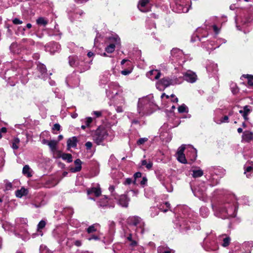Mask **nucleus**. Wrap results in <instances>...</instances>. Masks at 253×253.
Masks as SVG:
<instances>
[{"instance_id":"29","label":"nucleus","mask_w":253,"mask_h":253,"mask_svg":"<svg viewBox=\"0 0 253 253\" xmlns=\"http://www.w3.org/2000/svg\"><path fill=\"white\" fill-rule=\"evenodd\" d=\"M206 69L209 73L215 74L217 71V65L211 61H208L206 64Z\"/></svg>"},{"instance_id":"57","label":"nucleus","mask_w":253,"mask_h":253,"mask_svg":"<svg viewBox=\"0 0 253 253\" xmlns=\"http://www.w3.org/2000/svg\"><path fill=\"white\" fill-rule=\"evenodd\" d=\"M245 174H247V176L249 177V175L247 174L248 172H252L253 171V164H252L250 166L245 165Z\"/></svg>"},{"instance_id":"23","label":"nucleus","mask_w":253,"mask_h":253,"mask_svg":"<svg viewBox=\"0 0 253 253\" xmlns=\"http://www.w3.org/2000/svg\"><path fill=\"white\" fill-rule=\"evenodd\" d=\"M87 194L88 196H89V197H88L89 199L96 201L97 199L92 198L91 197V195H93L96 197H99L101 194V189L99 186L97 187H92L91 188H89L87 190Z\"/></svg>"},{"instance_id":"51","label":"nucleus","mask_w":253,"mask_h":253,"mask_svg":"<svg viewBox=\"0 0 253 253\" xmlns=\"http://www.w3.org/2000/svg\"><path fill=\"white\" fill-rule=\"evenodd\" d=\"M57 184V182L54 179H50L46 182L44 186L46 188H50L55 186Z\"/></svg>"},{"instance_id":"47","label":"nucleus","mask_w":253,"mask_h":253,"mask_svg":"<svg viewBox=\"0 0 253 253\" xmlns=\"http://www.w3.org/2000/svg\"><path fill=\"white\" fill-rule=\"evenodd\" d=\"M128 68L126 69L123 70L121 71V74L123 75L126 76L130 74L132 71L133 68L131 62H128Z\"/></svg>"},{"instance_id":"19","label":"nucleus","mask_w":253,"mask_h":253,"mask_svg":"<svg viewBox=\"0 0 253 253\" xmlns=\"http://www.w3.org/2000/svg\"><path fill=\"white\" fill-rule=\"evenodd\" d=\"M183 81L185 80L190 83H195L197 80L196 73L191 70H188L183 73Z\"/></svg>"},{"instance_id":"61","label":"nucleus","mask_w":253,"mask_h":253,"mask_svg":"<svg viewBox=\"0 0 253 253\" xmlns=\"http://www.w3.org/2000/svg\"><path fill=\"white\" fill-rule=\"evenodd\" d=\"M244 247L247 249L245 253H251V249L253 247V243H247L244 244Z\"/></svg>"},{"instance_id":"43","label":"nucleus","mask_w":253,"mask_h":253,"mask_svg":"<svg viewBox=\"0 0 253 253\" xmlns=\"http://www.w3.org/2000/svg\"><path fill=\"white\" fill-rule=\"evenodd\" d=\"M170 208V204L168 202H164L161 204L159 206V209L162 211L164 212H167Z\"/></svg>"},{"instance_id":"26","label":"nucleus","mask_w":253,"mask_h":253,"mask_svg":"<svg viewBox=\"0 0 253 253\" xmlns=\"http://www.w3.org/2000/svg\"><path fill=\"white\" fill-rule=\"evenodd\" d=\"M37 70L41 73V75H39V77L41 78L44 80H45L48 78L49 76L47 73L45 66L44 64L40 63H38L37 64Z\"/></svg>"},{"instance_id":"58","label":"nucleus","mask_w":253,"mask_h":253,"mask_svg":"<svg viewBox=\"0 0 253 253\" xmlns=\"http://www.w3.org/2000/svg\"><path fill=\"white\" fill-rule=\"evenodd\" d=\"M98 224H93L91 226H89L86 229V231L88 233H93L96 231V227L98 226Z\"/></svg>"},{"instance_id":"5","label":"nucleus","mask_w":253,"mask_h":253,"mask_svg":"<svg viewBox=\"0 0 253 253\" xmlns=\"http://www.w3.org/2000/svg\"><path fill=\"white\" fill-rule=\"evenodd\" d=\"M107 96L110 99H118L122 95V89L117 83H111L108 85V88L106 90Z\"/></svg>"},{"instance_id":"17","label":"nucleus","mask_w":253,"mask_h":253,"mask_svg":"<svg viewBox=\"0 0 253 253\" xmlns=\"http://www.w3.org/2000/svg\"><path fill=\"white\" fill-rule=\"evenodd\" d=\"M52 235L59 244L64 241L66 237L65 231L60 228L54 229Z\"/></svg>"},{"instance_id":"31","label":"nucleus","mask_w":253,"mask_h":253,"mask_svg":"<svg viewBox=\"0 0 253 253\" xmlns=\"http://www.w3.org/2000/svg\"><path fill=\"white\" fill-rule=\"evenodd\" d=\"M129 201V199L126 195H122L118 197V203L122 207H127Z\"/></svg>"},{"instance_id":"7","label":"nucleus","mask_w":253,"mask_h":253,"mask_svg":"<svg viewBox=\"0 0 253 253\" xmlns=\"http://www.w3.org/2000/svg\"><path fill=\"white\" fill-rule=\"evenodd\" d=\"M128 223L134 227L136 232H140L141 234H143L144 232V223L142 220L138 216H130L127 219Z\"/></svg>"},{"instance_id":"60","label":"nucleus","mask_w":253,"mask_h":253,"mask_svg":"<svg viewBox=\"0 0 253 253\" xmlns=\"http://www.w3.org/2000/svg\"><path fill=\"white\" fill-rule=\"evenodd\" d=\"M243 137L247 141H250L253 139V133L251 132H245L244 133Z\"/></svg>"},{"instance_id":"2","label":"nucleus","mask_w":253,"mask_h":253,"mask_svg":"<svg viewBox=\"0 0 253 253\" xmlns=\"http://www.w3.org/2000/svg\"><path fill=\"white\" fill-rule=\"evenodd\" d=\"M28 71L26 69L17 68L12 67L7 70L5 72V78H7L8 83L11 86H14L19 80L23 84H26L29 80Z\"/></svg>"},{"instance_id":"53","label":"nucleus","mask_w":253,"mask_h":253,"mask_svg":"<svg viewBox=\"0 0 253 253\" xmlns=\"http://www.w3.org/2000/svg\"><path fill=\"white\" fill-rule=\"evenodd\" d=\"M244 78L248 79V84L250 86L253 85V76L250 75H243L241 78Z\"/></svg>"},{"instance_id":"37","label":"nucleus","mask_w":253,"mask_h":253,"mask_svg":"<svg viewBox=\"0 0 253 253\" xmlns=\"http://www.w3.org/2000/svg\"><path fill=\"white\" fill-rule=\"evenodd\" d=\"M211 172H212L215 176H219L220 178L222 177L224 174V170L222 169L211 168L210 169Z\"/></svg>"},{"instance_id":"3","label":"nucleus","mask_w":253,"mask_h":253,"mask_svg":"<svg viewBox=\"0 0 253 253\" xmlns=\"http://www.w3.org/2000/svg\"><path fill=\"white\" fill-rule=\"evenodd\" d=\"M155 106L156 104L154 102L153 96L149 95L139 99L137 111L142 115H149L152 113V109Z\"/></svg>"},{"instance_id":"11","label":"nucleus","mask_w":253,"mask_h":253,"mask_svg":"<svg viewBox=\"0 0 253 253\" xmlns=\"http://www.w3.org/2000/svg\"><path fill=\"white\" fill-rule=\"evenodd\" d=\"M253 20V15L244 14V16L235 19L236 27L239 30H241L242 27L247 25Z\"/></svg>"},{"instance_id":"8","label":"nucleus","mask_w":253,"mask_h":253,"mask_svg":"<svg viewBox=\"0 0 253 253\" xmlns=\"http://www.w3.org/2000/svg\"><path fill=\"white\" fill-rule=\"evenodd\" d=\"M194 195L199 199L205 201L206 199L207 187L205 182H201L194 189L192 188Z\"/></svg>"},{"instance_id":"12","label":"nucleus","mask_w":253,"mask_h":253,"mask_svg":"<svg viewBox=\"0 0 253 253\" xmlns=\"http://www.w3.org/2000/svg\"><path fill=\"white\" fill-rule=\"evenodd\" d=\"M110 43L105 48V51L111 53L114 52L116 46H120L121 45V40L118 35H114L109 38Z\"/></svg>"},{"instance_id":"56","label":"nucleus","mask_w":253,"mask_h":253,"mask_svg":"<svg viewBox=\"0 0 253 253\" xmlns=\"http://www.w3.org/2000/svg\"><path fill=\"white\" fill-rule=\"evenodd\" d=\"M141 173L140 172H137L134 174V180L133 181L134 184H138V182H139L138 179L141 178Z\"/></svg>"},{"instance_id":"18","label":"nucleus","mask_w":253,"mask_h":253,"mask_svg":"<svg viewBox=\"0 0 253 253\" xmlns=\"http://www.w3.org/2000/svg\"><path fill=\"white\" fill-rule=\"evenodd\" d=\"M84 57L81 56L80 63L78 66V70L80 73H83L90 68V65L92 60L85 61Z\"/></svg>"},{"instance_id":"63","label":"nucleus","mask_w":253,"mask_h":253,"mask_svg":"<svg viewBox=\"0 0 253 253\" xmlns=\"http://www.w3.org/2000/svg\"><path fill=\"white\" fill-rule=\"evenodd\" d=\"M4 182L5 183V191L10 190L12 189V185L11 182H8L7 180H4Z\"/></svg>"},{"instance_id":"44","label":"nucleus","mask_w":253,"mask_h":253,"mask_svg":"<svg viewBox=\"0 0 253 253\" xmlns=\"http://www.w3.org/2000/svg\"><path fill=\"white\" fill-rule=\"evenodd\" d=\"M28 194V191L24 188H22L20 190H18L15 192V195L17 197L21 198L24 195Z\"/></svg>"},{"instance_id":"4","label":"nucleus","mask_w":253,"mask_h":253,"mask_svg":"<svg viewBox=\"0 0 253 253\" xmlns=\"http://www.w3.org/2000/svg\"><path fill=\"white\" fill-rule=\"evenodd\" d=\"M211 26H209V28L206 27V29H204L203 28H198L197 29L196 33L195 34L196 37L198 39V40L201 41L203 42V46L207 48L208 50H213L215 48L218 47L221 43H225L226 41L224 39H220L218 40L219 44L215 47H213L214 42H210V44L207 43H205L204 41H203V39L207 37L208 35V29H210Z\"/></svg>"},{"instance_id":"64","label":"nucleus","mask_w":253,"mask_h":253,"mask_svg":"<svg viewBox=\"0 0 253 253\" xmlns=\"http://www.w3.org/2000/svg\"><path fill=\"white\" fill-rule=\"evenodd\" d=\"M125 236L129 242L135 239L134 236H133L132 233H127L126 232L125 233Z\"/></svg>"},{"instance_id":"1","label":"nucleus","mask_w":253,"mask_h":253,"mask_svg":"<svg viewBox=\"0 0 253 253\" xmlns=\"http://www.w3.org/2000/svg\"><path fill=\"white\" fill-rule=\"evenodd\" d=\"M215 216L222 219L235 217L237 209V202L235 196L229 195L217 206H212Z\"/></svg>"},{"instance_id":"21","label":"nucleus","mask_w":253,"mask_h":253,"mask_svg":"<svg viewBox=\"0 0 253 253\" xmlns=\"http://www.w3.org/2000/svg\"><path fill=\"white\" fill-rule=\"evenodd\" d=\"M115 106V109L118 113H122L124 111L125 99L123 96H120L118 99H113Z\"/></svg>"},{"instance_id":"30","label":"nucleus","mask_w":253,"mask_h":253,"mask_svg":"<svg viewBox=\"0 0 253 253\" xmlns=\"http://www.w3.org/2000/svg\"><path fill=\"white\" fill-rule=\"evenodd\" d=\"M252 111V108L249 105L245 106L242 110L239 111V113L242 115L245 121L249 120L248 115Z\"/></svg>"},{"instance_id":"27","label":"nucleus","mask_w":253,"mask_h":253,"mask_svg":"<svg viewBox=\"0 0 253 253\" xmlns=\"http://www.w3.org/2000/svg\"><path fill=\"white\" fill-rule=\"evenodd\" d=\"M84 15V12L80 9H76L73 12L70 14L69 16L72 21L74 20H80Z\"/></svg>"},{"instance_id":"20","label":"nucleus","mask_w":253,"mask_h":253,"mask_svg":"<svg viewBox=\"0 0 253 253\" xmlns=\"http://www.w3.org/2000/svg\"><path fill=\"white\" fill-rule=\"evenodd\" d=\"M170 5L172 7V10L177 13H186L189 11V8L181 4L179 1H176L174 5L170 4Z\"/></svg>"},{"instance_id":"35","label":"nucleus","mask_w":253,"mask_h":253,"mask_svg":"<svg viewBox=\"0 0 253 253\" xmlns=\"http://www.w3.org/2000/svg\"><path fill=\"white\" fill-rule=\"evenodd\" d=\"M56 158H61L63 160L67 161L68 163L72 162V155L68 153H61V152H58Z\"/></svg>"},{"instance_id":"28","label":"nucleus","mask_w":253,"mask_h":253,"mask_svg":"<svg viewBox=\"0 0 253 253\" xmlns=\"http://www.w3.org/2000/svg\"><path fill=\"white\" fill-rule=\"evenodd\" d=\"M80 57L75 55L70 56L69 57V65L78 70V66L80 63Z\"/></svg>"},{"instance_id":"59","label":"nucleus","mask_w":253,"mask_h":253,"mask_svg":"<svg viewBox=\"0 0 253 253\" xmlns=\"http://www.w3.org/2000/svg\"><path fill=\"white\" fill-rule=\"evenodd\" d=\"M178 111L180 113L185 112L187 113L188 112V108L185 104H183L181 106H179L178 108Z\"/></svg>"},{"instance_id":"15","label":"nucleus","mask_w":253,"mask_h":253,"mask_svg":"<svg viewBox=\"0 0 253 253\" xmlns=\"http://www.w3.org/2000/svg\"><path fill=\"white\" fill-rule=\"evenodd\" d=\"M80 80L75 73L73 72L69 75L66 78L67 85L70 87H75L79 84Z\"/></svg>"},{"instance_id":"6","label":"nucleus","mask_w":253,"mask_h":253,"mask_svg":"<svg viewBox=\"0 0 253 253\" xmlns=\"http://www.w3.org/2000/svg\"><path fill=\"white\" fill-rule=\"evenodd\" d=\"M170 60L172 62H177L179 65L182 66L185 62V60L182 58L189 57L188 54H184L182 50L177 48H173L170 52Z\"/></svg>"},{"instance_id":"10","label":"nucleus","mask_w":253,"mask_h":253,"mask_svg":"<svg viewBox=\"0 0 253 253\" xmlns=\"http://www.w3.org/2000/svg\"><path fill=\"white\" fill-rule=\"evenodd\" d=\"M15 229L17 231L26 234L28 233V219L26 218L18 217L15 221Z\"/></svg>"},{"instance_id":"62","label":"nucleus","mask_w":253,"mask_h":253,"mask_svg":"<svg viewBox=\"0 0 253 253\" xmlns=\"http://www.w3.org/2000/svg\"><path fill=\"white\" fill-rule=\"evenodd\" d=\"M229 118L227 116H225L222 119L220 120H217L216 119L214 120L216 124H220L223 123H227L228 122Z\"/></svg>"},{"instance_id":"48","label":"nucleus","mask_w":253,"mask_h":253,"mask_svg":"<svg viewBox=\"0 0 253 253\" xmlns=\"http://www.w3.org/2000/svg\"><path fill=\"white\" fill-rule=\"evenodd\" d=\"M36 22L39 25L45 26L47 24L48 20L46 18L41 17L37 19Z\"/></svg>"},{"instance_id":"46","label":"nucleus","mask_w":253,"mask_h":253,"mask_svg":"<svg viewBox=\"0 0 253 253\" xmlns=\"http://www.w3.org/2000/svg\"><path fill=\"white\" fill-rule=\"evenodd\" d=\"M31 172V169L28 165L24 166L22 170V173L24 175H26L28 177H30L32 176Z\"/></svg>"},{"instance_id":"49","label":"nucleus","mask_w":253,"mask_h":253,"mask_svg":"<svg viewBox=\"0 0 253 253\" xmlns=\"http://www.w3.org/2000/svg\"><path fill=\"white\" fill-rule=\"evenodd\" d=\"M46 225V222L44 220H41L37 225V231L42 236V229Z\"/></svg>"},{"instance_id":"55","label":"nucleus","mask_w":253,"mask_h":253,"mask_svg":"<svg viewBox=\"0 0 253 253\" xmlns=\"http://www.w3.org/2000/svg\"><path fill=\"white\" fill-rule=\"evenodd\" d=\"M40 251L41 253H53L46 246L44 245H41L40 247Z\"/></svg>"},{"instance_id":"40","label":"nucleus","mask_w":253,"mask_h":253,"mask_svg":"<svg viewBox=\"0 0 253 253\" xmlns=\"http://www.w3.org/2000/svg\"><path fill=\"white\" fill-rule=\"evenodd\" d=\"M49 51L51 53H54L60 49V45L57 42H53L49 44Z\"/></svg>"},{"instance_id":"33","label":"nucleus","mask_w":253,"mask_h":253,"mask_svg":"<svg viewBox=\"0 0 253 253\" xmlns=\"http://www.w3.org/2000/svg\"><path fill=\"white\" fill-rule=\"evenodd\" d=\"M78 140L76 136L69 138L67 142V149L69 150L71 148H76L77 145Z\"/></svg>"},{"instance_id":"42","label":"nucleus","mask_w":253,"mask_h":253,"mask_svg":"<svg viewBox=\"0 0 253 253\" xmlns=\"http://www.w3.org/2000/svg\"><path fill=\"white\" fill-rule=\"evenodd\" d=\"M140 164L141 166L145 167L148 170H150L153 166V162L149 160H141Z\"/></svg>"},{"instance_id":"41","label":"nucleus","mask_w":253,"mask_h":253,"mask_svg":"<svg viewBox=\"0 0 253 253\" xmlns=\"http://www.w3.org/2000/svg\"><path fill=\"white\" fill-rule=\"evenodd\" d=\"M220 239L223 241V243L221 244L223 247H226L229 246L231 241V239L229 237L225 235H222L220 237Z\"/></svg>"},{"instance_id":"22","label":"nucleus","mask_w":253,"mask_h":253,"mask_svg":"<svg viewBox=\"0 0 253 253\" xmlns=\"http://www.w3.org/2000/svg\"><path fill=\"white\" fill-rule=\"evenodd\" d=\"M187 149V157L193 162L196 160L197 157V151L192 145H188L186 148Z\"/></svg>"},{"instance_id":"52","label":"nucleus","mask_w":253,"mask_h":253,"mask_svg":"<svg viewBox=\"0 0 253 253\" xmlns=\"http://www.w3.org/2000/svg\"><path fill=\"white\" fill-rule=\"evenodd\" d=\"M20 143V140L18 138H14L12 142V148L13 150H17L19 148L18 144Z\"/></svg>"},{"instance_id":"34","label":"nucleus","mask_w":253,"mask_h":253,"mask_svg":"<svg viewBox=\"0 0 253 253\" xmlns=\"http://www.w3.org/2000/svg\"><path fill=\"white\" fill-rule=\"evenodd\" d=\"M210 176H209V181L210 185L213 186L219 183L220 177L219 176H215V175L212 172L210 171Z\"/></svg>"},{"instance_id":"38","label":"nucleus","mask_w":253,"mask_h":253,"mask_svg":"<svg viewBox=\"0 0 253 253\" xmlns=\"http://www.w3.org/2000/svg\"><path fill=\"white\" fill-rule=\"evenodd\" d=\"M170 78L172 85L180 84L184 81L182 76L174 75Z\"/></svg>"},{"instance_id":"32","label":"nucleus","mask_w":253,"mask_h":253,"mask_svg":"<svg viewBox=\"0 0 253 253\" xmlns=\"http://www.w3.org/2000/svg\"><path fill=\"white\" fill-rule=\"evenodd\" d=\"M161 75L160 71L158 70H152L147 73V76L152 80L158 79Z\"/></svg>"},{"instance_id":"45","label":"nucleus","mask_w":253,"mask_h":253,"mask_svg":"<svg viewBox=\"0 0 253 253\" xmlns=\"http://www.w3.org/2000/svg\"><path fill=\"white\" fill-rule=\"evenodd\" d=\"M108 203V197L103 196L99 201L97 202V205L99 207H104L107 205Z\"/></svg>"},{"instance_id":"16","label":"nucleus","mask_w":253,"mask_h":253,"mask_svg":"<svg viewBox=\"0 0 253 253\" xmlns=\"http://www.w3.org/2000/svg\"><path fill=\"white\" fill-rule=\"evenodd\" d=\"M169 85H172V83L171 78L168 77L163 78L158 81L156 84L157 88L160 90H163Z\"/></svg>"},{"instance_id":"39","label":"nucleus","mask_w":253,"mask_h":253,"mask_svg":"<svg viewBox=\"0 0 253 253\" xmlns=\"http://www.w3.org/2000/svg\"><path fill=\"white\" fill-rule=\"evenodd\" d=\"M75 167L71 168V171L73 172L80 171L82 169V162L79 159L76 160L74 162Z\"/></svg>"},{"instance_id":"25","label":"nucleus","mask_w":253,"mask_h":253,"mask_svg":"<svg viewBox=\"0 0 253 253\" xmlns=\"http://www.w3.org/2000/svg\"><path fill=\"white\" fill-rule=\"evenodd\" d=\"M150 0H140L138 2L137 7L142 12H147L150 10V7L149 6Z\"/></svg>"},{"instance_id":"13","label":"nucleus","mask_w":253,"mask_h":253,"mask_svg":"<svg viewBox=\"0 0 253 253\" xmlns=\"http://www.w3.org/2000/svg\"><path fill=\"white\" fill-rule=\"evenodd\" d=\"M107 136L108 133L105 129H98L93 136V138L97 145H100L107 138Z\"/></svg>"},{"instance_id":"14","label":"nucleus","mask_w":253,"mask_h":253,"mask_svg":"<svg viewBox=\"0 0 253 253\" xmlns=\"http://www.w3.org/2000/svg\"><path fill=\"white\" fill-rule=\"evenodd\" d=\"M203 247L207 252L216 251L218 249V246L215 240L210 238L205 239V243Z\"/></svg>"},{"instance_id":"9","label":"nucleus","mask_w":253,"mask_h":253,"mask_svg":"<svg viewBox=\"0 0 253 253\" xmlns=\"http://www.w3.org/2000/svg\"><path fill=\"white\" fill-rule=\"evenodd\" d=\"M185 217H177L174 220L175 228L178 229L181 232H186L190 229V226Z\"/></svg>"},{"instance_id":"24","label":"nucleus","mask_w":253,"mask_h":253,"mask_svg":"<svg viewBox=\"0 0 253 253\" xmlns=\"http://www.w3.org/2000/svg\"><path fill=\"white\" fill-rule=\"evenodd\" d=\"M186 149L185 145H181L178 149L177 152V160L182 163V164H186L187 160L185 158V155L183 152L184 150Z\"/></svg>"},{"instance_id":"54","label":"nucleus","mask_w":253,"mask_h":253,"mask_svg":"<svg viewBox=\"0 0 253 253\" xmlns=\"http://www.w3.org/2000/svg\"><path fill=\"white\" fill-rule=\"evenodd\" d=\"M192 172V175L195 178L201 177L204 174L203 170L201 169L193 170Z\"/></svg>"},{"instance_id":"36","label":"nucleus","mask_w":253,"mask_h":253,"mask_svg":"<svg viewBox=\"0 0 253 253\" xmlns=\"http://www.w3.org/2000/svg\"><path fill=\"white\" fill-rule=\"evenodd\" d=\"M58 141L54 140H50V142H48V146L49 147L53 155L58 154V152H60L57 150V145Z\"/></svg>"},{"instance_id":"50","label":"nucleus","mask_w":253,"mask_h":253,"mask_svg":"<svg viewBox=\"0 0 253 253\" xmlns=\"http://www.w3.org/2000/svg\"><path fill=\"white\" fill-rule=\"evenodd\" d=\"M200 213L202 217L205 218L209 215V211L207 208L202 207L200 209Z\"/></svg>"}]
</instances>
